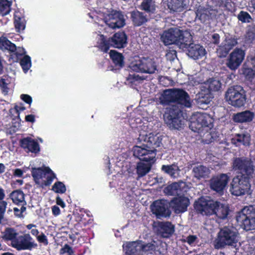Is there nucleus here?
<instances>
[{"label": "nucleus", "mask_w": 255, "mask_h": 255, "mask_svg": "<svg viewBox=\"0 0 255 255\" xmlns=\"http://www.w3.org/2000/svg\"><path fill=\"white\" fill-rule=\"evenodd\" d=\"M188 49L187 55L193 59L196 60L202 58L206 54L205 49L201 45L193 43V38L190 42V44L184 49Z\"/></svg>", "instance_id": "obj_18"}, {"label": "nucleus", "mask_w": 255, "mask_h": 255, "mask_svg": "<svg viewBox=\"0 0 255 255\" xmlns=\"http://www.w3.org/2000/svg\"><path fill=\"white\" fill-rule=\"evenodd\" d=\"M20 65L24 73L30 69L31 66V58L28 55H24L20 60Z\"/></svg>", "instance_id": "obj_46"}, {"label": "nucleus", "mask_w": 255, "mask_h": 255, "mask_svg": "<svg viewBox=\"0 0 255 255\" xmlns=\"http://www.w3.org/2000/svg\"><path fill=\"white\" fill-rule=\"evenodd\" d=\"M194 176L198 179L205 178L209 173V169L205 166L200 165L193 167Z\"/></svg>", "instance_id": "obj_34"}, {"label": "nucleus", "mask_w": 255, "mask_h": 255, "mask_svg": "<svg viewBox=\"0 0 255 255\" xmlns=\"http://www.w3.org/2000/svg\"><path fill=\"white\" fill-rule=\"evenodd\" d=\"M229 181L230 176L228 174L220 173L211 178L210 180V187L218 193H222Z\"/></svg>", "instance_id": "obj_12"}, {"label": "nucleus", "mask_w": 255, "mask_h": 255, "mask_svg": "<svg viewBox=\"0 0 255 255\" xmlns=\"http://www.w3.org/2000/svg\"><path fill=\"white\" fill-rule=\"evenodd\" d=\"M19 210L20 209H19L17 207L13 208V212L14 216L19 218H24V216L23 215V214H21Z\"/></svg>", "instance_id": "obj_62"}, {"label": "nucleus", "mask_w": 255, "mask_h": 255, "mask_svg": "<svg viewBox=\"0 0 255 255\" xmlns=\"http://www.w3.org/2000/svg\"><path fill=\"white\" fill-rule=\"evenodd\" d=\"M238 230L233 226L221 228L214 241L215 248L220 249L226 246H236L238 242Z\"/></svg>", "instance_id": "obj_5"}, {"label": "nucleus", "mask_w": 255, "mask_h": 255, "mask_svg": "<svg viewBox=\"0 0 255 255\" xmlns=\"http://www.w3.org/2000/svg\"><path fill=\"white\" fill-rule=\"evenodd\" d=\"M31 174L35 184L42 188L50 185L56 178L55 173L49 167L34 168Z\"/></svg>", "instance_id": "obj_7"}, {"label": "nucleus", "mask_w": 255, "mask_h": 255, "mask_svg": "<svg viewBox=\"0 0 255 255\" xmlns=\"http://www.w3.org/2000/svg\"><path fill=\"white\" fill-rule=\"evenodd\" d=\"M203 128H207L211 129L213 127V120L206 113H198L195 116Z\"/></svg>", "instance_id": "obj_31"}, {"label": "nucleus", "mask_w": 255, "mask_h": 255, "mask_svg": "<svg viewBox=\"0 0 255 255\" xmlns=\"http://www.w3.org/2000/svg\"><path fill=\"white\" fill-rule=\"evenodd\" d=\"M175 232V226L169 221L162 222L159 224V233L161 237L169 238Z\"/></svg>", "instance_id": "obj_25"}, {"label": "nucleus", "mask_w": 255, "mask_h": 255, "mask_svg": "<svg viewBox=\"0 0 255 255\" xmlns=\"http://www.w3.org/2000/svg\"><path fill=\"white\" fill-rule=\"evenodd\" d=\"M255 117V114L253 112L246 110L234 114L232 119L236 123H250L253 121Z\"/></svg>", "instance_id": "obj_22"}, {"label": "nucleus", "mask_w": 255, "mask_h": 255, "mask_svg": "<svg viewBox=\"0 0 255 255\" xmlns=\"http://www.w3.org/2000/svg\"><path fill=\"white\" fill-rule=\"evenodd\" d=\"M236 140L244 145H249L250 142V135L249 134H237Z\"/></svg>", "instance_id": "obj_50"}, {"label": "nucleus", "mask_w": 255, "mask_h": 255, "mask_svg": "<svg viewBox=\"0 0 255 255\" xmlns=\"http://www.w3.org/2000/svg\"><path fill=\"white\" fill-rule=\"evenodd\" d=\"M74 216L75 220L77 222V223L84 226H86L87 224L88 223L86 221V219L84 218V214L77 213L74 214Z\"/></svg>", "instance_id": "obj_53"}, {"label": "nucleus", "mask_w": 255, "mask_h": 255, "mask_svg": "<svg viewBox=\"0 0 255 255\" xmlns=\"http://www.w3.org/2000/svg\"><path fill=\"white\" fill-rule=\"evenodd\" d=\"M160 40L165 46L175 44L182 49L190 44L192 35L188 30H182L178 28H170L163 31Z\"/></svg>", "instance_id": "obj_4"}, {"label": "nucleus", "mask_w": 255, "mask_h": 255, "mask_svg": "<svg viewBox=\"0 0 255 255\" xmlns=\"http://www.w3.org/2000/svg\"><path fill=\"white\" fill-rule=\"evenodd\" d=\"M106 22L110 27L113 28H121L126 24L122 12L114 10L108 14Z\"/></svg>", "instance_id": "obj_17"}, {"label": "nucleus", "mask_w": 255, "mask_h": 255, "mask_svg": "<svg viewBox=\"0 0 255 255\" xmlns=\"http://www.w3.org/2000/svg\"><path fill=\"white\" fill-rule=\"evenodd\" d=\"M140 250L141 253L143 254L144 253H148L151 254H152L156 250V246L155 244L149 243L147 244H144L143 242L141 240H138Z\"/></svg>", "instance_id": "obj_41"}, {"label": "nucleus", "mask_w": 255, "mask_h": 255, "mask_svg": "<svg viewBox=\"0 0 255 255\" xmlns=\"http://www.w3.org/2000/svg\"><path fill=\"white\" fill-rule=\"evenodd\" d=\"M124 249L125 250V255H143L140 250L138 241L129 242L125 247H124Z\"/></svg>", "instance_id": "obj_28"}, {"label": "nucleus", "mask_w": 255, "mask_h": 255, "mask_svg": "<svg viewBox=\"0 0 255 255\" xmlns=\"http://www.w3.org/2000/svg\"><path fill=\"white\" fill-rule=\"evenodd\" d=\"M0 49L2 50H8L11 53L15 52L16 47L15 45L6 38L1 39L0 38Z\"/></svg>", "instance_id": "obj_37"}, {"label": "nucleus", "mask_w": 255, "mask_h": 255, "mask_svg": "<svg viewBox=\"0 0 255 255\" xmlns=\"http://www.w3.org/2000/svg\"><path fill=\"white\" fill-rule=\"evenodd\" d=\"M25 110V107L22 103H20L19 105H15L13 108H11L9 110V116L15 119L17 118L18 120L20 119V113Z\"/></svg>", "instance_id": "obj_39"}, {"label": "nucleus", "mask_w": 255, "mask_h": 255, "mask_svg": "<svg viewBox=\"0 0 255 255\" xmlns=\"http://www.w3.org/2000/svg\"><path fill=\"white\" fill-rule=\"evenodd\" d=\"M210 93L207 94L203 93V92L199 93L198 103L199 104H208L211 101V96L209 94Z\"/></svg>", "instance_id": "obj_51"}, {"label": "nucleus", "mask_w": 255, "mask_h": 255, "mask_svg": "<svg viewBox=\"0 0 255 255\" xmlns=\"http://www.w3.org/2000/svg\"><path fill=\"white\" fill-rule=\"evenodd\" d=\"M215 6L221 7L223 5L226 0H209Z\"/></svg>", "instance_id": "obj_60"}, {"label": "nucleus", "mask_w": 255, "mask_h": 255, "mask_svg": "<svg viewBox=\"0 0 255 255\" xmlns=\"http://www.w3.org/2000/svg\"><path fill=\"white\" fill-rule=\"evenodd\" d=\"M183 242L187 243L191 246H195L198 243V238L196 235H190L184 240Z\"/></svg>", "instance_id": "obj_52"}, {"label": "nucleus", "mask_w": 255, "mask_h": 255, "mask_svg": "<svg viewBox=\"0 0 255 255\" xmlns=\"http://www.w3.org/2000/svg\"><path fill=\"white\" fill-rule=\"evenodd\" d=\"M236 220L247 231L255 229V207L246 206L238 212Z\"/></svg>", "instance_id": "obj_8"}, {"label": "nucleus", "mask_w": 255, "mask_h": 255, "mask_svg": "<svg viewBox=\"0 0 255 255\" xmlns=\"http://www.w3.org/2000/svg\"><path fill=\"white\" fill-rule=\"evenodd\" d=\"M13 18V23L16 31L20 32L21 30H23L26 25V20L23 14L19 10H16L14 13Z\"/></svg>", "instance_id": "obj_27"}, {"label": "nucleus", "mask_w": 255, "mask_h": 255, "mask_svg": "<svg viewBox=\"0 0 255 255\" xmlns=\"http://www.w3.org/2000/svg\"><path fill=\"white\" fill-rule=\"evenodd\" d=\"M36 239L39 243L43 244L44 246L48 245L47 238L43 233H41L40 235L37 236Z\"/></svg>", "instance_id": "obj_56"}, {"label": "nucleus", "mask_w": 255, "mask_h": 255, "mask_svg": "<svg viewBox=\"0 0 255 255\" xmlns=\"http://www.w3.org/2000/svg\"><path fill=\"white\" fill-rule=\"evenodd\" d=\"M7 203L5 201H0V217L3 219Z\"/></svg>", "instance_id": "obj_57"}, {"label": "nucleus", "mask_w": 255, "mask_h": 255, "mask_svg": "<svg viewBox=\"0 0 255 255\" xmlns=\"http://www.w3.org/2000/svg\"><path fill=\"white\" fill-rule=\"evenodd\" d=\"M250 177L244 174L238 175L235 176L231 183L230 191L236 196L245 194L250 189Z\"/></svg>", "instance_id": "obj_9"}, {"label": "nucleus", "mask_w": 255, "mask_h": 255, "mask_svg": "<svg viewBox=\"0 0 255 255\" xmlns=\"http://www.w3.org/2000/svg\"><path fill=\"white\" fill-rule=\"evenodd\" d=\"M225 98L228 103L232 106L236 108L242 107L245 105L246 102V91L241 86L230 87L226 92Z\"/></svg>", "instance_id": "obj_6"}, {"label": "nucleus", "mask_w": 255, "mask_h": 255, "mask_svg": "<svg viewBox=\"0 0 255 255\" xmlns=\"http://www.w3.org/2000/svg\"><path fill=\"white\" fill-rule=\"evenodd\" d=\"M19 233L18 230L14 227H7L1 232V239L5 242L10 241L11 245L17 240Z\"/></svg>", "instance_id": "obj_24"}, {"label": "nucleus", "mask_w": 255, "mask_h": 255, "mask_svg": "<svg viewBox=\"0 0 255 255\" xmlns=\"http://www.w3.org/2000/svg\"><path fill=\"white\" fill-rule=\"evenodd\" d=\"M20 99L26 104L30 105L32 102L31 97L27 94H21L20 95Z\"/></svg>", "instance_id": "obj_59"}, {"label": "nucleus", "mask_w": 255, "mask_h": 255, "mask_svg": "<svg viewBox=\"0 0 255 255\" xmlns=\"http://www.w3.org/2000/svg\"><path fill=\"white\" fill-rule=\"evenodd\" d=\"M67 253L68 255H75L71 247L65 244L60 250V254L62 255Z\"/></svg>", "instance_id": "obj_54"}, {"label": "nucleus", "mask_w": 255, "mask_h": 255, "mask_svg": "<svg viewBox=\"0 0 255 255\" xmlns=\"http://www.w3.org/2000/svg\"><path fill=\"white\" fill-rule=\"evenodd\" d=\"M12 247L17 251L29 250L36 248L37 244L29 234H24L19 236L15 243L12 245Z\"/></svg>", "instance_id": "obj_13"}, {"label": "nucleus", "mask_w": 255, "mask_h": 255, "mask_svg": "<svg viewBox=\"0 0 255 255\" xmlns=\"http://www.w3.org/2000/svg\"><path fill=\"white\" fill-rule=\"evenodd\" d=\"M237 39L234 38H226L217 49V53L220 58L226 57L231 49L237 44Z\"/></svg>", "instance_id": "obj_19"}, {"label": "nucleus", "mask_w": 255, "mask_h": 255, "mask_svg": "<svg viewBox=\"0 0 255 255\" xmlns=\"http://www.w3.org/2000/svg\"><path fill=\"white\" fill-rule=\"evenodd\" d=\"M110 38L112 47L122 49L127 46L128 36L123 31L115 33Z\"/></svg>", "instance_id": "obj_20"}, {"label": "nucleus", "mask_w": 255, "mask_h": 255, "mask_svg": "<svg viewBox=\"0 0 255 255\" xmlns=\"http://www.w3.org/2000/svg\"><path fill=\"white\" fill-rule=\"evenodd\" d=\"M141 8L147 12L153 13L155 10V5L152 0H143L141 3Z\"/></svg>", "instance_id": "obj_44"}, {"label": "nucleus", "mask_w": 255, "mask_h": 255, "mask_svg": "<svg viewBox=\"0 0 255 255\" xmlns=\"http://www.w3.org/2000/svg\"><path fill=\"white\" fill-rule=\"evenodd\" d=\"M140 79V77L138 75H136L135 74L131 75L130 74L129 75L128 80L129 81V82L131 83L137 81Z\"/></svg>", "instance_id": "obj_61"}, {"label": "nucleus", "mask_w": 255, "mask_h": 255, "mask_svg": "<svg viewBox=\"0 0 255 255\" xmlns=\"http://www.w3.org/2000/svg\"><path fill=\"white\" fill-rule=\"evenodd\" d=\"M101 40L98 45L100 51L104 53H107L110 47H112V43L110 37H107L103 35L101 36Z\"/></svg>", "instance_id": "obj_35"}, {"label": "nucleus", "mask_w": 255, "mask_h": 255, "mask_svg": "<svg viewBox=\"0 0 255 255\" xmlns=\"http://www.w3.org/2000/svg\"><path fill=\"white\" fill-rule=\"evenodd\" d=\"M141 145L133 147V155L141 161L154 163L155 161L156 148L160 146L162 138L152 133L148 134H139L137 138Z\"/></svg>", "instance_id": "obj_2"}, {"label": "nucleus", "mask_w": 255, "mask_h": 255, "mask_svg": "<svg viewBox=\"0 0 255 255\" xmlns=\"http://www.w3.org/2000/svg\"><path fill=\"white\" fill-rule=\"evenodd\" d=\"M179 188L180 184L177 182H174L167 186L165 188V191L168 194L170 195H173L175 193H177Z\"/></svg>", "instance_id": "obj_49"}, {"label": "nucleus", "mask_w": 255, "mask_h": 255, "mask_svg": "<svg viewBox=\"0 0 255 255\" xmlns=\"http://www.w3.org/2000/svg\"><path fill=\"white\" fill-rule=\"evenodd\" d=\"M130 19L134 26H140L145 23L148 20L146 14L137 10L130 12Z\"/></svg>", "instance_id": "obj_26"}, {"label": "nucleus", "mask_w": 255, "mask_h": 255, "mask_svg": "<svg viewBox=\"0 0 255 255\" xmlns=\"http://www.w3.org/2000/svg\"><path fill=\"white\" fill-rule=\"evenodd\" d=\"M109 55L116 67L122 68L124 66V57L122 53L115 50H111L109 52Z\"/></svg>", "instance_id": "obj_30"}, {"label": "nucleus", "mask_w": 255, "mask_h": 255, "mask_svg": "<svg viewBox=\"0 0 255 255\" xmlns=\"http://www.w3.org/2000/svg\"><path fill=\"white\" fill-rule=\"evenodd\" d=\"M239 20L243 23H250L252 21V17L250 14L247 12L242 10L238 15Z\"/></svg>", "instance_id": "obj_48"}, {"label": "nucleus", "mask_w": 255, "mask_h": 255, "mask_svg": "<svg viewBox=\"0 0 255 255\" xmlns=\"http://www.w3.org/2000/svg\"><path fill=\"white\" fill-rule=\"evenodd\" d=\"M51 209L52 214L54 216H57L60 214V210L57 206H53Z\"/></svg>", "instance_id": "obj_63"}, {"label": "nucleus", "mask_w": 255, "mask_h": 255, "mask_svg": "<svg viewBox=\"0 0 255 255\" xmlns=\"http://www.w3.org/2000/svg\"><path fill=\"white\" fill-rule=\"evenodd\" d=\"M23 174V171L20 168H16L14 170L13 175L15 177H20Z\"/></svg>", "instance_id": "obj_64"}, {"label": "nucleus", "mask_w": 255, "mask_h": 255, "mask_svg": "<svg viewBox=\"0 0 255 255\" xmlns=\"http://www.w3.org/2000/svg\"><path fill=\"white\" fill-rule=\"evenodd\" d=\"M205 88L208 90V93L218 92L221 89L222 83L221 81L216 78H210L204 83Z\"/></svg>", "instance_id": "obj_29"}, {"label": "nucleus", "mask_w": 255, "mask_h": 255, "mask_svg": "<svg viewBox=\"0 0 255 255\" xmlns=\"http://www.w3.org/2000/svg\"><path fill=\"white\" fill-rule=\"evenodd\" d=\"M9 198L12 200V202L17 205H20V204L25 203V194L20 189H17L13 191L9 194Z\"/></svg>", "instance_id": "obj_33"}, {"label": "nucleus", "mask_w": 255, "mask_h": 255, "mask_svg": "<svg viewBox=\"0 0 255 255\" xmlns=\"http://www.w3.org/2000/svg\"><path fill=\"white\" fill-rule=\"evenodd\" d=\"M25 52V49L23 48L18 47V48H16L15 52H13V54L16 56L17 59H18L20 56L24 55Z\"/></svg>", "instance_id": "obj_58"}, {"label": "nucleus", "mask_w": 255, "mask_h": 255, "mask_svg": "<svg viewBox=\"0 0 255 255\" xmlns=\"http://www.w3.org/2000/svg\"><path fill=\"white\" fill-rule=\"evenodd\" d=\"M130 67L134 71L143 73L153 74L157 70L155 62L149 58L134 60L130 63Z\"/></svg>", "instance_id": "obj_11"}, {"label": "nucleus", "mask_w": 255, "mask_h": 255, "mask_svg": "<svg viewBox=\"0 0 255 255\" xmlns=\"http://www.w3.org/2000/svg\"><path fill=\"white\" fill-rule=\"evenodd\" d=\"M10 84V80L7 75H3L0 77V89L4 95H7L9 90L8 85Z\"/></svg>", "instance_id": "obj_42"}, {"label": "nucleus", "mask_w": 255, "mask_h": 255, "mask_svg": "<svg viewBox=\"0 0 255 255\" xmlns=\"http://www.w3.org/2000/svg\"><path fill=\"white\" fill-rule=\"evenodd\" d=\"M12 2L8 0H0V15L8 14L11 10Z\"/></svg>", "instance_id": "obj_40"}, {"label": "nucleus", "mask_w": 255, "mask_h": 255, "mask_svg": "<svg viewBox=\"0 0 255 255\" xmlns=\"http://www.w3.org/2000/svg\"><path fill=\"white\" fill-rule=\"evenodd\" d=\"M150 207L152 213L158 218L168 217L171 215L169 203L165 200L154 201Z\"/></svg>", "instance_id": "obj_14"}, {"label": "nucleus", "mask_w": 255, "mask_h": 255, "mask_svg": "<svg viewBox=\"0 0 255 255\" xmlns=\"http://www.w3.org/2000/svg\"><path fill=\"white\" fill-rule=\"evenodd\" d=\"M175 104L166 109L164 120L171 129H180L182 125V110L183 107H191L188 93L182 89L175 88Z\"/></svg>", "instance_id": "obj_1"}, {"label": "nucleus", "mask_w": 255, "mask_h": 255, "mask_svg": "<svg viewBox=\"0 0 255 255\" xmlns=\"http://www.w3.org/2000/svg\"><path fill=\"white\" fill-rule=\"evenodd\" d=\"M189 128L194 132L199 133L202 132L204 128L201 124L198 122L196 116L192 118V121H190Z\"/></svg>", "instance_id": "obj_45"}, {"label": "nucleus", "mask_w": 255, "mask_h": 255, "mask_svg": "<svg viewBox=\"0 0 255 255\" xmlns=\"http://www.w3.org/2000/svg\"><path fill=\"white\" fill-rule=\"evenodd\" d=\"M150 162L144 163L143 162L138 163L136 167V172L140 177L144 176L151 169V164Z\"/></svg>", "instance_id": "obj_38"}, {"label": "nucleus", "mask_w": 255, "mask_h": 255, "mask_svg": "<svg viewBox=\"0 0 255 255\" xmlns=\"http://www.w3.org/2000/svg\"><path fill=\"white\" fill-rule=\"evenodd\" d=\"M161 169L164 173L169 175L172 178L176 177V173L180 170L179 167L175 164L163 165Z\"/></svg>", "instance_id": "obj_36"}, {"label": "nucleus", "mask_w": 255, "mask_h": 255, "mask_svg": "<svg viewBox=\"0 0 255 255\" xmlns=\"http://www.w3.org/2000/svg\"><path fill=\"white\" fill-rule=\"evenodd\" d=\"M241 73L245 76L246 79L251 82L253 81L255 77V70L248 67L246 64H244L242 68Z\"/></svg>", "instance_id": "obj_43"}, {"label": "nucleus", "mask_w": 255, "mask_h": 255, "mask_svg": "<svg viewBox=\"0 0 255 255\" xmlns=\"http://www.w3.org/2000/svg\"><path fill=\"white\" fill-rule=\"evenodd\" d=\"M189 205L190 200L189 198L184 195L175 197L169 202L170 207L176 214L186 212Z\"/></svg>", "instance_id": "obj_16"}, {"label": "nucleus", "mask_w": 255, "mask_h": 255, "mask_svg": "<svg viewBox=\"0 0 255 255\" xmlns=\"http://www.w3.org/2000/svg\"><path fill=\"white\" fill-rule=\"evenodd\" d=\"M194 207L196 212L203 215H216L221 219L227 218L230 212V208L228 205L222 204L219 201L207 200L201 197L196 201Z\"/></svg>", "instance_id": "obj_3"}, {"label": "nucleus", "mask_w": 255, "mask_h": 255, "mask_svg": "<svg viewBox=\"0 0 255 255\" xmlns=\"http://www.w3.org/2000/svg\"><path fill=\"white\" fill-rule=\"evenodd\" d=\"M245 54V51L241 48H236L229 55L227 67L232 70L237 69L244 60Z\"/></svg>", "instance_id": "obj_15"}, {"label": "nucleus", "mask_w": 255, "mask_h": 255, "mask_svg": "<svg viewBox=\"0 0 255 255\" xmlns=\"http://www.w3.org/2000/svg\"><path fill=\"white\" fill-rule=\"evenodd\" d=\"M175 88L165 90L159 98L160 104L163 106L175 104Z\"/></svg>", "instance_id": "obj_23"}, {"label": "nucleus", "mask_w": 255, "mask_h": 255, "mask_svg": "<svg viewBox=\"0 0 255 255\" xmlns=\"http://www.w3.org/2000/svg\"><path fill=\"white\" fill-rule=\"evenodd\" d=\"M232 166L234 170L250 177H252L255 171L253 161L246 157L234 158Z\"/></svg>", "instance_id": "obj_10"}, {"label": "nucleus", "mask_w": 255, "mask_h": 255, "mask_svg": "<svg viewBox=\"0 0 255 255\" xmlns=\"http://www.w3.org/2000/svg\"><path fill=\"white\" fill-rule=\"evenodd\" d=\"M165 56L167 60L173 61L177 57V52L174 49H169L167 51Z\"/></svg>", "instance_id": "obj_55"}, {"label": "nucleus", "mask_w": 255, "mask_h": 255, "mask_svg": "<svg viewBox=\"0 0 255 255\" xmlns=\"http://www.w3.org/2000/svg\"><path fill=\"white\" fill-rule=\"evenodd\" d=\"M168 6L173 11H182L186 6V0H168Z\"/></svg>", "instance_id": "obj_32"}, {"label": "nucleus", "mask_w": 255, "mask_h": 255, "mask_svg": "<svg viewBox=\"0 0 255 255\" xmlns=\"http://www.w3.org/2000/svg\"><path fill=\"white\" fill-rule=\"evenodd\" d=\"M20 144L23 149H27V151L35 154L39 153L40 150L38 142L30 137L20 139Z\"/></svg>", "instance_id": "obj_21"}, {"label": "nucleus", "mask_w": 255, "mask_h": 255, "mask_svg": "<svg viewBox=\"0 0 255 255\" xmlns=\"http://www.w3.org/2000/svg\"><path fill=\"white\" fill-rule=\"evenodd\" d=\"M52 190L57 193L63 194L66 192V188L63 182L57 181L53 185Z\"/></svg>", "instance_id": "obj_47"}]
</instances>
